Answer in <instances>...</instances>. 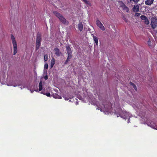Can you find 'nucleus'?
<instances>
[{"mask_svg":"<svg viewBox=\"0 0 157 157\" xmlns=\"http://www.w3.org/2000/svg\"><path fill=\"white\" fill-rule=\"evenodd\" d=\"M53 13L59 20V21L62 24L65 25H67L68 21L66 20L65 18L60 13L56 11H54Z\"/></svg>","mask_w":157,"mask_h":157,"instance_id":"1","label":"nucleus"},{"mask_svg":"<svg viewBox=\"0 0 157 157\" xmlns=\"http://www.w3.org/2000/svg\"><path fill=\"white\" fill-rule=\"evenodd\" d=\"M111 108V107L110 105H105L104 104H101V105H100V107L98 109L100 108L101 111L107 112V113L108 114V112H109V110Z\"/></svg>","mask_w":157,"mask_h":157,"instance_id":"2","label":"nucleus"},{"mask_svg":"<svg viewBox=\"0 0 157 157\" xmlns=\"http://www.w3.org/2000/svg\"><path fill=\"white\" fill-rule=\"evenodd\" d=\"M120 116L121 117L125 119L128 117H130V114L129 113H127L126 111H123L121 109H120L119 112Z\"/></svg>","mask_w":157,"mask_h":157,"instance_id":"3","label":"nucleus"},{"mask_svg":"<svg viewBox=\"0 0 157 157\" xmlns=\"http://www.w3.org/2000/svg\"><path fill=\"white\" fill-rule=\"evenodd\" d=\"M151 27L153 29L156 28L157 26V18L154 17L151 18Z\"/></svg>","mask_w":157,"mask_h":157,"instance_id":"4","label":"nucleus"},{"mask_svg":"<svg viewBox=\"0 0 157 157\" xmlns=\"http://www.w3.org/2000/svg\"><path fill=\"white\" fill-rule=\"evenodd\" d=\"M96 24L97 26L100 28L102 30L104 31L105 30V28L103 26L102 24L101 23V21L99 20H97L96 21Z\"/></svg>","mask_w":157,"mask_h":157,"instance_id":"5","label":"nucleus"},{"mask_svg":"<svg viewBox=\"0 0 157 157\" xmlns=\"http://www.w3.org/2000/svg\"><path fill=\"white\" fill-rule=\"evenodd\" d=\"M141 19L144 21L146 25H148L149 23V21L147 18L144 15H142L140 16Z\"/></svg>","mask_w":157,"mask_h":157,"instance_id":"6","label":"nucleus"},{"mask_svg":"<svg viewBox=\"0 0 157 157\" xmlns=\"http://www.w3.org/2000/svg\"><path fill=\"white\" fill-rule=\"evenodd\" d=\"M66 48L68 56H72L71 49L70 47L68 46H66Z\"/></svg>","mask_w":157,"mask_h":157,"instance_id":"7","label":"nucleus"},{"mask_svg":"<svg viewBox=\"0 0 157 157\" xmlns=\"http://www.w3.org/2000/svg\"><path fill=\"white\" fill-rule=\"evenodd\" d=\"M54 51H55V54L58 56H59L61 54V52L57 48H55L54 49Z\"/></svg>","mask_w":157,"mask_h":157,"instance_id":"8","label":"nucleus"},{"mask_svg":"<svg viewBox=\"0 0 157 157\" xmlns=\"http://www.w3.org/2000/svg\"><path fill=\"white\" fill-rule=\"evenodd\" d=\"M13 55H15L17 53V44L13 45Z\"/></svg>","mask_w":157,"mask_h":157,"instance_id":"9","label":"nucleus"},{"mask_svg":"<svg viewBox=\"0 0 157 157\" xmlns=\"http://www.w3.org/2000/svg\"><path fill=\"white\" fill-rule=\"evenodd\" d=\"M78 28L79 30L82 31L83 29V25L82 23H79L78 25Z\"/></svg>","mask_w":157,"mask_h":157,"instance_id":"10","label":"nucleus"},{"mask_svg":"<svg viewBox=\"0 0 157 157\" xmlns=\"http://www.w3.org/2000/svg\"><path fill=\"white\" fill-rule=\"evenodd\" d=\"M154 2V0H147L145 1V3L146 5H150L152 4Z\"/></svg>","mask_w":157,"mask_h":157,"instance_id":"11","label":"nucleus"},{"mask_svg":"<svg viewBox=\"0 0 157 157\" xmlns=\"http://www.w3.org/2000/svg\"><path fill=\"white\" fill-rule=\"evenodd\" d=\"M41 40V34L40 33L38 32L37 34L36 38V41L40 42Z\"/></svg>","mask_w":157,"mask_h":157,"instance_id":"12","label":"nucleus"},{"mask_svg":"<svg viewBox=\"0 0 157 157\" xmlns=\"http://www.w3.org/2000/svg\"><path fill=\"white\" fill-rule=\"evenodd\" d=\"M11 37L13 45L17 44V42L15 40V38L13 35H11Z\"/></svg>","mask_w":157,"mask_h":157,"instance_id":"13","label":"nucleus"},{"mask_svg":"<svg viewBox=\"0 0 157 157\" xmlns=\"http://www.w3.org/2000/svg\"><path fill=\"white\" fill-rule=\"evenodd\" d=\"M133 10L135 12H137L139 10V6L138 5L135 6L133 8Z\"/></svg>","mask_w":157,"mask_h":157,"instance_id":"14","label":"nucleus"},{"mask_svg":"<svg viewBox=\"0 0 157 157\" xmlns=\"http://www.w3.org/2000/svg\"><path fill=\"white\" fill-rule=\"evenodd\" d=\"M36 50H37L39 49V48H40V46L41 44V42L40 41H36Z\"/></svg>","mask_w":157,"mask_h":157,"instance_id":"15","label":"nucleus"},{"mask_svg":"<svg viewBox=\"0 0 157 157\" xmlns=\"http://www.w3.org/2000/svg\"><path fill=\"white\" fill-rule=\"evenodd\" d=\"M147 125L152 128L155 129V125L153 122L148 123Z\"/></svg>","mask_w":157,"mask_h":157,"instance_id":"16","label":"nucleus"},{"mask_svg":"<svg viewBox=\"0 0 157 157\" xmlns=\"http://www.w3.org/2000/svg\"><path fill=\"white\" fill-rule=\"evenodd\" d=\"M93 39L94 40V41L95 42V44H96L97 45H98V40L97 37L96 36H94L93 35Z\"/></svg>","mask_w":157,"mask_h":157,"instance_id":"17","label":"nucleus"},{"mask_svg":"<svg viewBox=\"0 0 157 157\" xmlns=\"http://www.w3.org/2000/svg\"><path fill=\"white\" fill-rule=\"evenodd\" d=\"M55 63V59L54 58H53L51 61V65H50V67L51 68H52L54 64Z\"/></svg>","mask_w":157,"mask_h":157,"instance_id":"18","label":"nucleus"},{"mask_svg":"<svg viewBox=\"0 0 157 157\" xmlns=\"http://www.w3.org/2000/svg\"><path fill=\"white\" fill-rule=\"evenodd\" d=\"M39 91H40L42 89V83L41 81H40L39 85Z\"/></svg>","mask_w":157,"mask_h":157,"instance_id":"19","label":"nucleus"},{"mask_svg":"<svg viewBox=\"0 0 157 157\" xmlns=\"http://www.w3.org/2000/svg\"><path fill=\"white\" fill-rule=\"evenodd\" d=\"M123 9L126 11L127 12H128L129 11V9L128 7L125 6L124 4H123Z\"/></svg>","mask_w":157,"mask_h":157,"instance_id":"20","label":"nucleus"},{"mask_svg":"<svg viewBox=\"0 0 157 157\" xmlns=\"http://www.w3.org/2000/svg\"><path fill=\"white\" fill-rule=\"evenodd\" d=\"M53 96L54 98H58V99H60L62 98L59 95H58L57 94H53Z\"/></svg>","mask_w":157,"mask_h":157,"instance_id":"21","label":"nucleus"},{"mask_svg":"<svg viewBox=\"0 0 157 157\" xmlns=\"http://www.w3.org/2000/svg\"><path fill=\"white\" fill-rule=\"evenodd\" d=\"M44 60L45 61H46L48 59V55L47 54H45V55H44Z\"/></svg>","mask_w":157,"mask_h":157,"instance_id":"22","label":"nucleus"},{"mask_svg":"<svg viewBox=\"0 0 157 157\" xmlns=\"http://www.w3.org/2000/svg\"><path fill=\"white\" fill-rule=\"evenodd\" d=\"M72 56H68L67 60H66L67 62L70 61V59L72 57Z\"/></svg>","mask_w":157,"mask_h":157,"instance_id":"23","label":"nucleus"},{"mask_svg":"<svg viewBox=\"0 0 157 157\" xmlns=\"http://www.w3.org/2000/svg\"><path fill=\"white\" fill-rule=\"evenodd\" d=\"M48 68V65L47 63H46L44 65V69H47Z\"/></svg>","mask_w":157,"mask_h":157,"instance_id":"24","label":"nucleus"},{"mask_svg":"<svg viewBox=\"0 0 157 157\" xmlns=\"http://www.w3.org/2000/svg\"><path fill=\"white\" fill-rule=\"evenodd\" d=\"M44 94L45 95H46L48 97H50L51 95L49 93Z\"/></svg>","mask_w":157,"mask_h":157,"instance_id":"25","label":"nucleus"},{"mask_svg":"<svg viewBox=\"0 0 157 157\" xmlns=\"http://www.w3.org/2000/svg\"><path fill=\"white\" fill-rule=\"evenodd\" d=\"M140 13H136L135 14V15L136 16H137V17L140 16Z\"/></svg>","mask_w":157,"mask_h":157,"instance_id":"26","label":"nucleus"},{"mask_svg":"<svg viewBox=\"0 0 157 157\" xmlns=\"http://www.w3.org/2000/svg\"><path fill=\"white\" fill-rule=\"evenodd\" d=\"M133 88L135 89V90L136 91H137V88H136V86L135 85H134L133 86Z\"/></svg>","mask_w":157,"mask_h":157,"instance_id":"27","label":"nucleus"},{"mask_svg":"<svg viewBox=\"0 0 157 157\" xmlns=\"http://www.w3.org/2000/svg\"><path fill=\"white\" fill-rule=\"evenodd\" d=\"M123 19L126 22H128L127 20L126 19V18L124 17H123Z\"/></svg>","mask_w":157,"mask_h":157,"instance_id":"28","label":"nucleus"},{"mask_svg":"<svg viewBox=\"0 0 157 157\" xmlns=\"http://www.w3.org/2000/svg\"><path fill=\"white\" fill-rule=\"evenodd\" d=\"M44 78L45 79V80H47L48 79V77L47 75H46L44 76Z\"/></svg>","mask_w":157,"mask_h":157,"instance_id":"29","label":"nucleus"},{"mask_svg":"<svg viewBox=\"0 0 157 157\" xmlns=\"http://www.w3.org/2000/svg\"><path fill=\"white\" fill-rule=\"evenodd\" d=\"M86 4H88V2L87 0H82Z\"/></svg>","mask_w":157,"mask_h":157,"instance_id":"30","label":"nucleus"},{"mask_svg":"<svg viewBox=\"0 0 157 157\" xmlns=\"http://www.w3.org/2000/svg\"><path fill=\"white\" fill-rule=\"evenodd\" d=\"M130 84L132 86L134 85L133 83L132 82H130Z\"/></svg>","mask_w":157,"mask_h":157,"instance_id":"31","label":"nucleus"},{"mask_svg":"<svg viewBox=\"0 0 157 157\" xmlns=\"http://www.w3.org/2000/svg\"><path fill=\"white\" fill-rule=\"evenodd\" d=\"M148 44L149 45H150L151 44V41H148Z\"/></svg>","mask_w":157,"mask_h":157,"instance_id":"32","label":"nucleus"},{"mask_svg":"<svg viewBox=\"0 0 157 157\" xmlns=\"http://www.w3.org/2000/svg\"><path fill=\"white\" fill-rule=\"evenodd\" d=\"M65 100H69V98H68L65 97Z\"/></svg>","mask_w":157,"mask_h":157,"instance_id":"33","label":"nucleus"},{"mask_svg":"<svg viewBox=\"0 0 157 157\" xmlns=\"http://www.w3.org/2000/svg\"><path fill=\"white\" fill-rule=\"evenodd\" d=\"M67 62H68L67 61H66L65 62V63H64L65 64H67Z\"/></svg>","mask_w":157,"mask_h":157,"instance_id":"34","label":"nucleus"},{"mask_svg":"<svg viewBox=\"0 0 157 157\" xmlns=\"http://www.w3.org/2000/svg\"><path fill=\"white\" fill-rule=\"evenodd\" d=\"M41 93H42V94H44V93H43V92H41Z\"/></svg>","mask_w":157,"mask_h":157,"instance_id":"35","label":"nucleus"},{"mask_svg":"<svg viewBox=\"0 0 157 157\" xmlns=\"http://www.w3.org/2000/svg\"><path fill=\"white\" fill-rule=\"evenodd\" d=\"M130 1H132V0H130Z\"/></svg>","mask_w":157,"mask_h":157,"instance_id":"36","label":"nucleus"},{"mask_svg":"<svg viewBox=\"0 0 157 157\" xmlns=\"http://www.w3.org/2000/svg\"><path fill=\"white\" fill-rule=\"evenodd\" d=\"M17 86L16 85V86Z\"/></svg>","mask_w":157,"mask_h":157,"instance_id":"37","label":"nucleus"},{"mask_svg":"<svg viewBox=\"0 0 157 157\" xmlns=\"http://www.w3.org/2000/svg\"><path fill=\"white\" fill-rule=\"evenodd\" d=\"M32 92H33V91H31V93H32Z\"/></svg>","mask_w":157,"mask_h":157,"instance_id":"38","label":"nucleus"},{"mask_svg":"<svg viewBox=\"0 0 157 157\" xmlns=\"http://www.w3.org/2000/svg\"><path fill=\"white\" fill-rule=\"evenodd\" d=\"M117 117H118V115H117Z\"/></svg>","mask_w":157,"mask_h":157,"instance_id":"39","label":"nucleus"},{"mask_svg":"<svg viewBox=\"0 0 157 157\" xmlns=\"http://www.w3.org/2000/svg\"><path fill=\"white\" fill-rule=\"evenodd\" d=\"M128 123H129V120H128Z\"/></svg>","mask_w":157,"mask_h":157,"instance_id":"40","label":"nucleus"}]
</instances>
